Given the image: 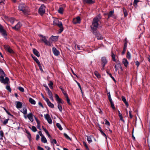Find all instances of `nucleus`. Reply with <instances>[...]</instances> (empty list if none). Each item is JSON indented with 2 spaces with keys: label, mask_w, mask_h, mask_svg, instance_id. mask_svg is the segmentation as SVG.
<instances>
[{
  "label": "nucleus",
  "mask_w": 150,
  "mask_h": 150,
  "mask_svg": "<svg viewBox=\"0 0 150 150\" xmlns=\"http://www.w3.org/2000/svg\"><path fill=\"white\" fill-rule=\"evenodd\" d=\"M101 18L100 14H99L94 18L91 26V28L92 29L96 30L97 29L98 25V22Z\"/></svg>",
  "instance_id": "nucleus-1"
},
{
  "label": "nucleus",
  "mask_w": 150,
  "mask_h": 150,
  "mask_svg": "<svg viewBox=\"0 0 150 150\" xmlns=\"http://www.w3.org/2000/svg\"><path fill=\"white\" fill-rule=\"evenodd\" d=\"M18 8L20 10L24 13L27 10V7L24 4H21L19 5Z\"/></svg>",
  "instance_id": "nucleus-2"
},
{
  "label": "nucleus",
  "mask_w": 150,
  "mask_h": 150,
  "mask_svg": "<svg viewBox=\"0 0 150 150\" xmlns=\"http://www.w3.org/2000/svg\"><path fill=\"white\" fill-rule=\"evenodd\" d=\"M39 36L40 37H41V40L43 41L45 43V45L48 46L51 45V43L50 42L47 40L45 36L41 35H40Z\"/></svg>",
  "instance_id": "nucleus-3"
},
{
  "label": "nucleus",
  "mask_w": 150,
  "mask_h": 150,
  "mask_svg": "<svg viewBox=\"0 0 150 150\" xmlns=\"http://www.w3.org/2000/svg\"><path fill=\"white\" fill-rule=\"evenodd\" d=\"M5 76L4 75H1V76H0V81L1 83L4 84H8L9 79L8 77H6L4 79V77Z\"/></svg>",
  "instance_id": "nucleus-4"
},
{
  "label": "nucleus",
  "mask_w": 150,
  "mask_h": 150,
  "mask_svg": "<svg viewBox=\"0 0 150 150\" xmlns=\"http://www.w3.org/2000/svg\"><path fill=\"white\" fill-rule=\"evenodd\" d=\"M45 7L44 4H42L39 8L38 12L41 15H42L45 13Z\"/></svg>",
  "instance_id": "nucleus-5"
},
{
  "label": "nucleus",
  "mask_w": 150,
  "mask_h": 150,
  "mask_svg": "<svg viewBox=\"0 0 150 150\" xmlns=\"http://www.w3.org/2000/svg\"><path fill=\"white\" fill-rule=\"evenodd\" d=\"M107 61L105 57H102L101 58V64L102 65V68L101 69L103 70L104 69L105 65L107 63Z\"/></svg>",
  "instance_id": "nucleus-6"
},
{
  "label": "nucleus",
  "mask_w": 150,
  "mask_h": 150,
  "mask_svg": "<svg viewBox=\"0 0 150 150\" xmlns=\"http://www.w3.org/2000/svg\"><path fill=\"white\" fill-rule=\"evenodd\" d=\"M0 33L1 35L6 39H7V34L6 30L3 28L0 31Z\"/></svg>",
  "instance_id": "nucleus-7"
},
{
  "label": "nucleus",
  "mask_w": 150,
  "mask_h": 150,
  "mask_svg": "<svg viewBox=\"0 0 150 150\" xmlns=\"http://www.w3.org/2000/svg\"><path fill=\"white\" fill-rule=\"evenodd\" d=\"M4 48L5 50L9 53L13 54L14 53L13 51L11 49L8 45H4Z\"/></svg>",
  "instance_id": "nucleus-8"
},
{
  "label": "nucleus",
  "mask_w": 150,
  "mask_h": 150,
  "mask_svg": "<svg viewBox=\"0 0 150 150\" xmlns=\"http://www.w3.org/2000/svg\"><path fill=\"white\" fill-rule=\"evenodd\" d=\"M44 117L47 120L48 122L50 124H51L52 123V121L51 119L50 115L48 114L44 115Z\"/></svg>",
  "instance_id": "nucleus-9"
},
{
  "label": "nucleus",
  "mask_w": 150,
  "mask_h": 150,
  "mask_svg": "<svg viewBox=\"0 0 150 150\" xmlns=\"http://www.w3.org/2000/svg\"><path fill=\"white\" fill-rule=\"evenodd\" d=\"M22 25V24L20 22H18L15 26L12 27V28L13 29L17 30L20 29Z\"/></svg>",
  "instance_id": "nucleus-10"
},
{
  "label": "nucleus",
  "mask_w": 150,
  "mask_h": 150,
  "mask_svg": "<svg viewBox=\"0 0 150 150\" xmlns=\"http://www.w3.org/2000/svg\"><path fill=\"white\" fill-rule=\"evenodd\" d=\"M115 71H117V70H118L119 69H121L122 70L121 64L119 61L117 62L116 64L115 65Z\"/></svg>",
  "instance_id": "nucleus-11"
},
{
  "label": "nucleus",
  "mask_w": 150,
  "mask_h": 150,
  "mask_svg": "<svg viewBox=\"0 0 150 150\" xmlns=\"http://www.w3.org/2000/svg\"><path fill=\"white\" fill-rule=\"evenodd\" d=\"M80 21L81 19L79 17H78L73 19V22L74 24H76L80 23Z\"/></svg>",
  "instance_id": "nucleus-12"
},
{
  "label": "nucleus",
  "mask_w": 150,
  "mask_h": 150,
  "mask_svg": "<svg viewBox=\"0 0 150 150\" xmlns=\"http://www.w3.org/2000/svg\"><path fill=\"white\" fill-rule=\"evenodd\" d=\"M122 64H124L125 67H128L129 64V62L126 59L124 58L122 59Z\"/></svg>",
  "instance_id": "nucleus-13"
},
{
  "label": "nucleus",
  "mask_w": 150,
  "mask_h": 150,
  "mask_svg": "<svg viewBox=\"0 0 150 150\" xmlns=\"http://www.w3.org/2000/svg\"><path fill=\"white\" fill-rule=\"evenodd\" d=\"M55 97L56 98V100L58 104L63 103V102L62 101V99L59 98L57 94H55Z\"/></svg>",
  "instance_id": "nucleus-14"
},
{
  "label": "nucleus",
  "mask_w": 150,
  "mask_h": 150,
  "mask_svg": "<svg viewBox=\"0 0 150 150\" xmlns=\"http://www.w3.org/2000/svg\"><path fill=\"white\" fill-rule=\"evenodd\" d=\"M94 34L97 37V38L98 40H102L103 39V37L101 36L100 34L98 32H95Z\"/></svg>",
  "instance_id": "nucleus-15"
},
{
  "label": "nucleus",
  "mask_w": 150,
  "mask_h": 150,
  "mask_svg": "<svg viewBox=\"0 0 150 150\" xmlns=\"http://www.w3.org/2000/svg\"><path fill=\"white\" fill-rule=\"evenodd\" d=\"M56 25H58L59 27L60 28V33L62 32L63 30V27L62 23L61 22H59V21L57 23V24Z\"/></svg>",
  "instance_id": "nucleus-16"
},
{
  "label": "nucleus",
  "mask_w": 150,
  "mask_h": 150,
  "mask_svg": "<svg viewBox=\"0 0 150 150\" xmlns=\"http://www.w3.org/2000/svg\"><path fill=\"white\" fill-rule=\"evenodd\" d=\"M52 51L54 54L56 56H57L59 54V52L55 47H54L52 48Z\"/></svg>",
  "instance_id": "nucleus-17"
},
{
  "label": "nucleus",
  "mask_w": 150,
  "mask_h": 150,
  "mask_svg": "<svg viewBox=\"0 0 150 150\" xmlns=\"http://www.w3.org/2000/svg\"><path fill=\"white\" fill-rule=\"evenodd\" d=\"M58 38V36H52L50 38V40L52 41H55L57 40Z\"/></svg>",
  "instance_id": "nucleus-18"
},
{
  "label": "nucleus",
  "mask_w": 150,
  "mask_h": 150,
  "mask_svg": "<svg viewBox=\"0 0 150 150\" xmlns=\"http://www.w3.org/2000/svg\"><path fill=\"white\" fill-rule=\"evenodd\" d=\"M27 117L32 122H33V115L32 113H30L29 114Z\"/></svg>",
  "instance_id": "nucleus-19"
},
{
  "label": "nucleus",
  "mask_w": 150,
  "mask_h": 150,
  "mask_svg": "<svg viewBox=\"0 0 150 150\" xmlns=\"http://www.w3.org/2000/svg\"><path fill=\"white\" fill-rule=\"evenodd\" d=\"M33 52L34 54L37 57H39L40 56V53L37 50L35 49H33Z\"/></svg>",
  "instance_id": "nucleus-20"
},
{
  "label": "nucleus",
  "mask_w": 150,
  "mask_h": 150,
  "mask_svg": "<svg viewBox=\"0 0 150 150\" xmlns=\"http://www.w3.org/2000/svg\"><path fill=\"white\" fill-rule=\"evenodd\" d=\"M122 99L123 101L126 105V106L127 107L128 105V103L126 101V99L124 96H122Z\"/></svg>",
  "instance_id": "nucleus-21"
},
{
  "label": "nucleus",
  "mask_w": 150,
  "mask_h": 150,
  "mask_svg": "<svg viewBox=\"0 0 150 150\" xmlns=\"http://www.w3.org/2000/svg\"><path fill=\"white\" fill-rule=\"evenodd\" d=\"M34 60L37 63L39 67H41L40 63L38 59L35 57H34Z\"/></svg>",
  "instance_id": "nucleus-22"
},
{
  "label": "nucleus",
  "mask_w": 150,
  "mask_h": 150,
  "mask_svg": "<svg viewBox=\"0 0 150 150\" xmlns=\"http://www.w3.org/2000/svg\"><path fill=\"white\" fill-rule=\"evenodd\" d=\"M29 102L32 104L35 105L36 103L35 101L31 98H29Z\"/></svg>",
  "instance_id": "nucleus-23"
},
{
  "label": "nucleus",
  "mask_w": 150,
  "mask_h": 150,
  "mask_svg": "<svg viewBox=\"0 0 150 150\" xmlns=\"http://www.w3.org/2000/svg\"><path fill=\"white\" fill-rule=\"evenodd\" d=\"M21 111L24 115H25L27 113V109L25 107L23 108V109L21 110Z\"/></svg>",
  "instance_id": "nucleus-24"
},
{
  "label": "nucleus",
  "mask_w": 150,
  "mask_h": 150,
  "mask_svg": "<svg viewBox=\"0 0 150 150\" xmlns=\"http://www.w3.org/2000/svg\"><path fill=\"white\" fill-rule=\"evenodd\" d=\"M74 47L75 50H76L77 49L78 50H80L82 49V47H80V46L77 45H75Z\"/></svg>",
  "instance_id": "nucleus-25"
},
{
  "label": "nucleus",
  "mask_w": 150,
  "mask_h": 150,
  "mask_svg": "<svg viewBox=\"0 0 150 150\" xmlns=\"http://www.w3.org/2000/svg\"><path fill=\"white\" fill-rule=\"evenodd\" d=\"M84 1L88 4H93L94 3V1L92 0H84Z\"/></svg>",
  "instance_id": "nucleus-26"
},
{
  "label": "nucleus",
  "mask_w": 150,
  "mask_h": 150,
  "mask_svg": "<svg viewBox=\"0 0 150 150\" xmlns=\"http://www.w3.org/2000/svg\"><path fill=\"white\" fill-rule=\"evenodd\" d=\"M22 103L21 102H18L16 105V107L18 108H21L22 106Z\"/></svg>",
  "instance_id": "nucleus-27"
},
{
  "label": "nucleus",
  "mask_w": 150,
  "mask_h": 150,
  "mask_svg": "<svg viewBox=\"0 0 150 150\" xmlns=\"http://www.w3.org/2000/svg\"><path fill=\"white\" fill-rule=\"evenodd\" d=\"M41 141L44 143H46L47 142V139L44 136H42V137H41Z\"/></svg>",
  "instance_id": "nucleus-28"
},
{
  "label": "nucleus",
  "mask_w": 150,
  "mask_h": 150,
  "mask_svg": "<svg viewBox=\"0 0 150 150\" xmlns=\"http://www.w3.org/2000/svg\"><path fill=\"white\" fill-rule=\"evenodd\" d=\"M47 104L48 106L50 107L53 108L54 107V105L50 101L48 103H47Z\"/></svg>",
  "instance_id": "nucleus-29"
},
{
  "label": "nucleus",
  "mask_w": 150,
  "mask_h": 150,
  "mask_svg": "<svg viewBox=\"0 0 150 150\" xmlns=\"http://www.w3.org/2000/svg\"><path fill=\"white\" fill-rule=\"evenodd\" d=\"M57 107L59 111L61 112H62V105H61V104L59 103H58Z\"/></svg>",
  "instance_id": "nucleus-30"
},
{
  "label": "nucleus",
  "mask_w": 150,
  "mask_h": 150,
  "mask_svg": "<svg viewBox=\"0 0 150 150\" xmlns=\"http://www.w3.org/2000/svg\"><path fill=\"white\" fill-rule=\"evenodd\" d=\"M118 112L119 116L120 118V120L121 121H122L123 122H124V121L123 119L122 115L120 113V111H118Z\"/></svg>",
  "instance_id": "nucleus-31"
},
{
  "label": "nucleus",
  "mask_w": 150,
  "mask_h": 150,
  "mask_svg": "<svg viewBox=\"0 0 150 150\" xmlns=\"http://www.w3.org/2000/svg\"><path fill=\"white\" fill-rule=\"evenodd\" d=\"M64 11V8L63 7H61L59 8L58 10V12L61 14H62Z\"/></svg>",
  "instance_id": "nucleus-32"
},
{
  "label": "nucleus",
  "mask_w": 150,
  "mask_h": 150,
  "mask_svg": "<svg viewBox=\"0 0 150 150\" xmlns=\"http://www.w3.org/2000/svg\"><path fill=\"white\" fill-rule=\"evenodd\" d=\"M29 127L30 129L33 132H36L37 131V129L36 127L34 126H32V127Z\"/></svg>",
  "instance_id": "nucleus-33"
},
{
  "label": "nucleus",
  "mask_w": 150,
  "mask_h": 150,
  "mask_svg": "<svg viewBox=\"0 0 150 150\" xmlns=\"http://www.w3.org/2000/svg\"><path fill=\"white\" fill-rule=\"evenodd\" d=\"M56 125L57 127L60 130H62L63 129L61 127V125L59 123H57L56 124Z\"/></svg>",
  "instance_id": "nucleus-34"
},
{
  "label": "nucleus",
  "mask_w": 150,
  "mask_h": 150,
  "mask_svg": "<svg viewBox=\"0 0 150 150\" xmlns=\"http://www.w3.org/2000/svg\"><path fill=\"white\" fill-rule=\"evenodd\" d=\"M53 85V83L51 81H50L49 83L48 84V86L51 89H52L53 87L52 86Z\"/></svg>",
  "instance_id": "nucleus-35"
},
{
  "label": "nucleus",
  "mask_w": 150,
  "mask_h": 150,
  "mask_svg": "<svg viewBox=\"0 0 150 150\" xmlns=\"http://www.w3.org/2000/svg\"><path fill=\"white\" fill-rule=\"evenodd\" d=\"M87 139L88 142L89 143H90L92 142V141L91 137L89 136H87Z\"/></svg>",
  "instance_id": "nucleus-36"
},
{
  "label": "nucleus",
  "mask_w": 150,
  "mask_h": 150,
  "mask_svg": "<svg viewBox=\"0 0 150 150\" xmlns=\"http://www.w3.org/2000/svg\"><path fill=\"white\" fill-rule=\"evenodd\" d=\"M113 11H110L108 14V18L110 17H111L113 15Z\"/></svg>",
  "instance_id": "nucleus-37"
},
{
  "label": "nucleus",
  "mask_w": 150,
  "mask_h": 150,
  "mask_svg": "<svg viewBox=\"0 0 150 150\" xmlns=\"http://www.w3.org/2000/svg\"><path fill=\"white\" fill-rule=\"evenodd\" d=\"M59 21L57 19H54L53 21V24L55 25H56L57 24V23Z\"/></svg>",
  "instance_id": "nucleus-38"
},
{
  "label": "nucleus",
  "mask_w": 150,
  "mask_h": 150,
  "mask_svg": "<svg viewBox=\"0 0 150 150\" xmlns=\"http://www.w3.org/2000/svg\"><path fill=\"white\" fill-rule=\"evenodd\" d=\"M94 74L98 78H99L100 77V75L97 71H95L94 72Z\"/></svg>",
  "instance_id": "nucleus-39"
},
{
  "label": "nucleus",
  "mask_w": 150,
  "mask_h": 150,
  "mask_svg": "<svg viewBox=\"0 0 150 150\" xmlns=\"http://www.w3.org/2000/svg\"><path fill=\"white\" fill-rule=\"evenodd\" d=\"M127 57L128 59H130L131 58V55L130 53L128 51L127 52Z\"/></svg>",
  "instance_id": "nucleus-40"
},
{
  "label": "nucleus",
  "mask_w": 150,
  "mask_h": 150,
  "mask_svg": "<svg viewBox=\"0 0 150 150\" xmlns=\"http://www.w3.org/2000/svg\"><path fill=\"white\" fill-rule=\"evenodd\" d=\"M123 12L125 17H126L127 15V11L125 8H123Z\"/></svg>",
  "instance_id": "nucleus-41"
},
{
  "label": "nucleus",
  "mask_w": 150,
  "mask_h": 150,
  "mask_svg": "<svg viewBox=\"0 0 150 150\" xmlns=\"http://www.w3.org/2000/svg\"><path fill=\"white\" fill-rule=\"evenodd\" d=\"M0 74L1 75H4V76H6V74H5L3 70L0 68Z\"/></svg>",
  "instance_id": "nucleus-42"
},
{
  "label": "nucleus",
  "mask_w": 150,
  "mask_h": 150,
  "mask_svg": "<svg viewBox=\"0 0 150 150\" xmlns=\"http://www.w3.org/2000/svg\"><path fill=\"white\" fill-rule=\"evenodd\" d=\"M139 2V0H134L133 3V5L135 6H137V3Z\"/></svg>",
  "instance_id": "nucleus-43"
},
{
  "label": "nucleus",
  "mask_w": 150,
  "mask_h": 150,
  "mask_svg": "<svg viewBox=\"0 0 150 150\" xmlns=\"http://www.w3.org/2000/svg\"><path fill=\"white\" fill-rule=\"evenodd\" d=\"M14 18H9V20L10 22L13 24L14 23Z\"/></svg>",
  "instance_id": "nucleus-44"
},
{
  "label": "nucleus",
  "mask_w": 150,
  "mask_h": 150,
  "mask_svg": "<svg viewBox=\"0 0 150 150\" xmlns=\"http://www.w3.org/2000/svg\"><path fill=\"white\" fill-rule=\"evenodd\" d=\"M46 91H47V93L49 97L52 96V92L51 91L50 89Z\"/></svg>",
  "instance_id": "nucleus-45"
},
{
  "label": "nucleus",
  "mask_w": 150,
  "mask_h": 150,
  "mask_svg": "<svg viewBox=\"0 0 150 150\" xmlns=\"http://www.w3.org/2000/svg\"><path fill=\"white\" fill-rule=\"evenodd\" d=\"M64 135L65 137L67 139L70 140H71L70 137L65 133L64 134Z\"/></svg>",
  "instance_id": "nucleus-46"
},
{
  "label": "nucleus",
  "mask_w": 150,
  "mask_h": 150,
  "mask_svg": "<svg viewBox=\"0 0 150 150\" xmlns=\"http://www.w3.org/2000/svg\"><path fill=\"white\" fill-rule=\"evenodd\" d=\"M110 103L111 107L113 109L115 110V107L114 106V104L113 103L112 101H110Z\"/></svg>",
  "instance_id": "nucleus-47"
},
{
  "label": "nucleus",
  "mask_w": 150,
  "mask_h": 150,
  "mask_svg": "<svg viewBox=\"0 0 150 150\" xmlns=\"http://www.w3.org/2000/svg\"><path fill=\"white\" fill-rule=\"evenodd\" d=\"M65 94V97L67 98V101L68 103L69 104H70V102H69L70 100H69V98H68L67 95H66V94Z\"/></svg>",
  "instance_id": "nucleus-48"
},
{
  "label": "nucleus",
  "mask_w": 150,
  "mask_h": 150,
  "mask_svg": "<svg viewBox=\"0 0 150 150\" xmlns=\"http://www.w3.org/2000/svg\"><path fill=\"white\" fill-rule=\"evenodd\" d=\"M112 60L115 62H116V60L115 59V55L112 53Z\"/></svg>",
  "instance_id": "nucleus-49"
},
{
  "label": "nucleus",
  "mask_w": 150,
  "mask_h": 150,
  "mask_svg": "<svg viewBox=\"0 0 150 150\" xmlns=\"http://www.w3.org/2000/svg\"><path fill=\"white\" fill-rule=\"evenodd\" d=\"M18 89L21 92H23L24 91V88L21 87H19L18 88Z\"/></svg>",
  "instance_id": "nucleus-50"
},
{
  "label": "nucleus",
  "mask_w": 150,
  "mask_h": 150,
  "mask_svg": "<svg viewBox=\"0 0 150 150\" xmlns=\"http://www.w3.org/2000/svg\"><path fill=\"white\" fill-rule=\"evenodd\" d=\"M104 121L105 122V124L106 125H107L108 126H110V123L109 121H108L107 120L105 119Z\"/></svg>",
  "instance_id": "nucleus-51"
},
{
  "label": "nucleus",
  "mask_w": 150,
  "mask_h": 150,
  "mask_svg": "<svg viewBox=\"0 0 150 150\" xmlns=\"http://www.w3.org/2000/svg\"><path fill=\"white\" fill-rule=\"evenodd\" d=\"M83 145L85 146L86 147V149L88 150H89V149L88 147V146H87L86 143L84 142H83Z\"/></svg>",
  "instance_id": "nucleus-52"
},
{
  "label": "nucleus",
  "mask_w": 150,
  "mask_h": 150,
  "mask_svg": "<svg viewBox=\"0 0 150 150\" xmlns=\"http://www.w3.org/2000/svg\"><path fill=\"white\" fill-rule=\"evenodd\" d=\"M7 90L9 92H11V89L10 88V87L8 86H6V88Z\"/></svg>",
  "instance_id": "nucleus-53"
},
{
  "label": "nucleus",
  "mask_w": 150,
  "mask_h": 150,
  "mask_svg": "<svg viewBox=\"0 0 150 150\" xmlns=\"http://www.w3.org/2000/svg\"><path fill=\"white\" fill-rule=\"evenodd\" d=\"M108 96L109 100L110 101H112L110 93H108Z\"/></svg>",
  "instance_id": "nucleus-54"
},
{
  "label": "nucleus",
  "mask_w": 150,
  "mask_h": 150,
  "mask_svg": "<svg viewBox=\"0 0 150 150\" xmlns=\"http://www.w3.org/2000/svg\"><path fill=\"white\" fill-rule=\"evenodd\" d=\"M8 120H9V119H5L4 122H3L4 124L5 125L6 124H7L8 122Z\"/></svg>",
  "instance_id": "nucleus-55"
},
{
  "label": "nucleus",
  "mask_w": 150,
  "mask_h": 150,
  "mask_svg": "<svg viewBox=\"0 0 150 150\" xmlns=\"http://www.w3.org/2000/svg\"><path fill=\"white\" fill-rule=\"evenodd\" d=\"M0 135L1 138L3 136L4 133L2 130L0 131Z\"/></svg>",
  "instance_id": "nucleus-56"
},
{
  "label": "nucleus",
  "mask_w": 150,
  "mask_h": 150,
  "mask_svg": "<svg viewBox=\"0 0 150 150\" xmlns=\"http://www.w3.org/2000/svg\"><path fill=\"white\" fill-rule=\"evenodd\" d=\"M4 110L9 115H11V113H10V112H8L7 110L5 108H4Z\"/></svg>",
  "instance_id": "nucleus-57"
},
{
  "label": "nucleus",
  "mask_w": 150,
  "mask_h": 150,
  "mask_svg": "<svg viewBox=\"0 0 150 150\" xmlns=\"http://www.w3.org/2000/svg\"><path fill=\"white\" fill-rule=\"evenodd\" d=\"M109 76H110V77L114 81H115V80L114 78L112 76L111 74L110 73H109Z\"/></svg>",
  "instance_id": "nucleus-58"
},
{
  "label": "nucleus",
  "mask_w": 150,
  "mask_h": 150,
  "mask_svg": "<svg viewBox=\"0 0 150 150\" xmlns=\"http://www.w3.org/2000/svg\"><path fill=\"white\" fill-rule=\"evenodd\" d=\"M38 149V150H43L44 149L40 146H38L37 147Z\"/></svg>",
  "instance_id": "nucleus-59"
},
{
  "label": "nucleus",
  "mask_w": 150,
  "mask_h": 150,
  "mask_svg": "<svg viewBox=\"0 0 150 150\" xmlns=\"http://www.w3.org/2000/svg\"><path fill=\"white\" fill-rule=\"evenodd\" d=\"M45 100L46 102L47 103H48L50 101L49 99L47 98H44V99Z\"/></svg>",
  "instance_id": "nucleus-60"
},
{
  "label": "nucleus",
  "mask_w": 150,
  "mask_h": 150,
  "mask_svg": "<svg viewBox=\"0 0 150 150\" xmlns=\"http://www.w3.org/2000/svg\"><path fill=\"white\" fill-rule=\"evenodd\" d=\"M52 142L54 143V144H56L57 143V141L56 139H54L52 140Z\"/></svg>",
  "instance_id": "nucleus-61"
},
{
  "label": "nucleus",
  "mask_w": 150,
  "mask_h": 150,
  "mask_svg": "<svg viewBox=\"0 0 150 150\" xmlns=\"http://www.w3.org/2000/svg\"><path fill=\"white\" fill-rule=\"evenodd\" d=\"M129 114L130 118H131L132 117V115L131 110L129 111Z\"/></svg>",
  "instance_id": "nucleus-62"
},
{
  "label": "nucleus",
  "mask_w": 150,
  "mask_h": 150,
  "mask_svg": "<svg viewBox=\"0 0 150 150\" xmlns=\"http://www.w3.org/2000/svg\"><path fill=\"white\" fill-rule=\"evenodd\" d=\"M135 64H136V65L137 66V67H139V63L138 61H137L136 62Z\"/></svg>",
  "instance_id": "nucleus-63"
},
{
  "label": "nucleus",
  "mask_w": 150,
  "mask_h": 150,
  "mask_svg": "<svg viewBox=\"0 0 150 150\" xmlns=\"http://www.w3.org/2000/svg\"><path fill=\"white\" fill-rule=\"evenodd\" d=\"M43 130H44V131L45 132V133L47 134H48V131H47V130L46 129V128H43Z\"/></svg>",
  "instance_id": "nucleus-64"
}]
</instances>
